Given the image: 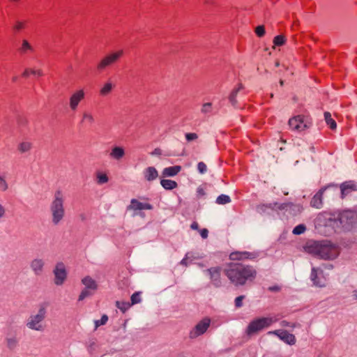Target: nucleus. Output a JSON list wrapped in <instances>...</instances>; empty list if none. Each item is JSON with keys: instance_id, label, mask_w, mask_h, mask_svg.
<instances>
[{"instance_id": "obj_1", "label": "nucleus", "mask_w": 357, "mask_h": 357, "mask_svg": "<svg viewBox=\"0 0 357 357\" xmlns=\"http://www.w3.org/2000/svg\"><path fill=\"white\" fill-rule=\"evenodd\" d=\"M224 272L235 285H243L247 281H252L257 274L256 271L252 266L241 264H230Z\"/></svg>"}, {"instance_id": "obj_2", "label": "nucleus", "mask_w": 357, "mask_h": 357, "mask_svg": "<svg viewBox=\"0 0 357 357\" xmlns=\"http://www.w3.org/2000/svg\"><path fill=\"white\" fill-rule=\"evenodd\" d=\"M65 200L66 196L61 189H57L53 195V199L50 205L52 222L54 225H59L65 217Z\"/></svg>"}, {"instance_id": "obj_3", "label": "nucleus", "mask_w": 357, "mask_h": 357, "mask_svg": "<svg viewBox=\"0 0 357 357\" xmlns=\"http://www.w3.org/2000/svg\"><path fill=\"white\" fill-rule=\"evenodd\" d=\"M307 249L310 253L325 259H333L340 254L338 247L326 241L311 243Z\"/></svg>"}, {"instance_id": "obj_4", "label": "nucleus", "mask_w": 357, "mask_h": 357, "mask_svg": "<svg viewBox=\"0 0 357 357\" xmlns=\"http://www.w3.org/2000/svg\"><path fill=\"white\" fill-rule=\"evenodd\" d=\"M47 306L40 305L37 311L32 312L26 321V327L31 331L43 332L46 328Z\"/></svg>"}, {"instance_id": "obj_5", "label": "nucleus", "mask_w": 357, "mask_h": 357, "mask_svg": "<svg viewBox=\"0 0 357 357\" xmlns=\"http://www.w3.org/2000/svg\"><path fill=\"white\" fill-rule=\"evenodd\" d=\"M278 319L274 317H260L252 320L247 327L246 333L248 335L256 334L265 328L276 322Z\"/></svg>"}, {"instance_id": "obj_6", "label": "nucleus", "mask_w": 357, "mask_h": 357, "mask_svg": "<svg viewBox=\"0 0 357 357\" xmlns=\"http://www.w3.org/2000/svg\"><path fill=\"white\" fill-rule=\"evenodd\" d=\"M122 50L110 52L103 56L97 63L96 68L98 71H103L106 68L115 64L123 56Z\"/></svg>"}, {"instance_id": "obj_7", "label": "nucleus", "mask_w": 357, "mask_h": 357, "mask_svg": "<svg viewBox=\"0 0 357 357\" xmlns=\"http://www.w3.org/2000/svg\"><path fill=\"white\" fill-rule=\"evenodd\" d=\"M289 126L293 130L302 132L312 126V119L304 115H298L289 120Z\"/></svg>"}, {"instance_id": "obj_8", "label": "nucleus", "mask_w": 357, "mask_h": 357, "mask_svg": "<svg viewBox=\"0 0 357 357\" xmlns=\"http://www.w3.org/2000/svg\"><path fill=\"white\" fill-rule=\"evenodd\" d=\"M53 273L54 276V282L56 286L62 285L67 279V271L63 262H59L56 264Z\"/></svg>"}, {"instance_id": "obj_9", "label": "nucleus", "mask_w": 357, "mask_h": 357, "mask_svg": "<svg viewBox=\"0 0 357 357\" xmlns=\"http://www.w3.org/2000/svg\"><path fill=\"white\" fill-rule=\"evenodd\" d=\"M210 324L211 319L209 318H204L190 331V338H196L198 336L204 334L209 327Z\"/></svg>"}, {"instance_id": "obj_10", "label": "nucleus", "mask_w": 357, "mask_h": 357, "mask_svg": "<svg viewBox=\"0 0 357 357\" xmlns=\"http://www.w3.org/2000/svg\"><path fill=\"white\" fill-rule=\"evenodd\" d=\"M85 92L83 89L74 91L69 98V107L71 111H76L79 104L84 99Z\"/></svg>"}, {"instance_id": "obj_11", "label": "nucleus", "mask_w": 357, "mask_h": 357, "mask_svg": "<svg viewBox=\"0 0 357 357\" xmlns=\"http://www.w3.org/2000/svg\"><path fill=\"white\" fill-rule=\"evenodd\" d=\"M29 266L35 275L40 276L45 271V261L43 258L36 257L30 261Z\"/></svg>"}, {"instance_id": "obj_12", "label": "nucleus", "mask_w": 357, "mask_h": 357, "mask_svg": "<svg viewBox=\"0 0 357 357\" xmlns=\"http://www.w3.org/2000/svg\"><path fill=\"white\" fill-rule=\"evenodd\" d=\"M269 335H275L278 336L281 340L289 345H294L296 343L295 336L284 330H275L269 331Z\"/></svg>"}, {"instance_id": "obj_13", "label": "nucleus", "mask_w": 357, "mask_h": 357, "mask_svg": "<svg viewBox=\"0 0 357 357\" xmlns=\"http://www.w3.org/2000/svg\"><path fill=\"white\" fill-rule=\"evenodd\" d=\"M257 257L254 252L246 251H236L229 255V259L232 261H244L246 259H253Z\"/></svg>"}, {"instance_id": "obj_14", "label": "nucleus", "mask_w": 357, "mask_h": 357, "mask_svg": "<svg viewBox=\"0 0 357 357\" xmlns=\"http://www.w3.org/2000/svg\"><path fill=\"white\" fill-rule=\"evenodd\" d=\"M33 144L30 139H24L17 146V151L21 155L29 154L33 149Z\"/></svg>"}, {"instance_id": "obj_15", "label": "nucleus", "mask_w": 357, "mask_h": 357, "mask_svg": "<svg viewBox=\"0 0 357 357\" xmlns=\"http://www.w3.org/2000/svg\"><path fill=\"white\" fill-rule=\"evenodd\" d=\"M20 339L17 335L8 334L5 338V344L10 351L15 350L19 346Z\"/></svg>"}, {"instance_id": "obj_16", "label": "nucleus", "mask_w": 357, "mask_h": 357, "mask_svg": "<svg viewBox=\"0 0 357 357\" xmlns=\"http://www.w3.org/2000/svg\"><path fill=\"white\" fill-rule=\"evenodd\" d=\"M128 209L138 211V210H151L153 206L149 203H142L135 199H132L130 204L128 206Z\"/></svg>"}, {"instance_id": "obj_17", "label": "nucleus", "mask_w": 357, "mask_h": 357, "mask_svg": "<svg viewBox=\"0 0 357 357\" xmlns=\"http://www.w3.org/2000/svg\"><path fill=\"white\" fill-rule=\"evenodd\" d=\"M81 282L84 286V288L93 292H95L98 288L97 282L89 275L84 277Z\"/></svg>"}, {"instance_id": "obj_18", "label": "nucleus", "mask_w": 357, "mask_h": 357, "mask_svg": "<svg viewBox=\"0 0 357 357\" xmlns=\"http://www.w3.org/2000/svg\"><path fill=\"white\" fill-rule=\"evenodd\" d=\"M326 187L321 188L313 197L311 200L310 205L312 207L320 208L322 206V197Z\"/></svg>"}, {"instance_id": "obj_19", "label": "nucleus", "mask_w": 357, "mask_h": 357, "mask_svg": "<svg viewBox=\"0 0 357 357\" xmlns=\"http://www.w3.org/2000/svg\"><path fill=\"white\" fill-rule=\"evenodd\" d=\"M115 87V83L109 79L105 82L100 89V95L102 96H107L112 92Z\"/></svg>"}, {"instance_id": "obj_20", "label": "nucleus", "mask_w": 357, "mask_h": 357, "mask_svg": "<svg viewBox=\"0 0 357 357\" xmlns=\"http://www.w3.org/2000/svg\"><path fill=\"white\" fill-rule=\"evenodd\" d=\"M126 155L125 149L121 146H113L109 153L111 158L115 160H121Z\"/></svg>"}, {"instance_id": "obj_21", "label": "nucleus", "mask_w": 357, "mask_h": 357, "mask_svg": "<svg viewBox=\"0 0 357 357\" xmlns=\"http://www.w3.org/2000/svg\"><path fill=\"white\" fill-rule=\"evenodd\" d=\"M342 198L350 193L353 190H356V185L352 181H347L340 185Z\"/></svg>"}, {"instance_id": "obj_22", "label": "nucleus", "mask_w": 357, "mask_h": 357, "mask_svg": "<svg viewBox=\"0 0 357 357\" xmlns=\"http://www.w3.org/2000/svg\"><path fill=\"white\" fill-rule=\"evenodd\" d=\"M200 259V256L197 253L192 252L187 253L185 258L181 261V264L185 266L195 264Z\"/></svg>"}, {"instance_id": "obj_23", "label": "nucleus", "mask_w": 357, "mask_h": 357, "mask_svg": "<svg viewBox=\"0 0 357 357\" xmlns=\"http://www.w3.org/2000/svg\"><path fill=\"white\" fill-rule=\"evenodd\" d=\"M208 271L213 284L216 286H219L220 284V268L218 267L211 268L208 269Z\"/></svg>"}, {"instance_id": "obj_24", "label": "nucleus", "mask_w": 357, "mask_h": 357, "mask_svg": "<svg viewBox=\"0 0 357 357\" xmlns=\"http://www.w3.org/2000/svg\"><path fill=\"white\" fill-rule=\"evenodd\" d=\"M144 176L146 181H152L158 178V172L155 167H149L144 169Z\"/></svg>"}, {"instance_id": "obj_25", "label": "nucleus", "mask_w": 357, "mask_h": 357, "mask_svg": "<svg viewBox=\"0 0 357 357\" xmlns=\"http://www.w3.org/2000/svg\"><path fill=\"white\" fill-rule=\"evenodd\" d=\"M319 270L313 268L311 273V278L314 282V284L318 287H324L326 285V279L319 278Z\"/></svg>"}, {"instance_id": "obj_26", "label": "nucleus", "mask_w": 357, "mask_h": 357, "mask_svg": "<svg viewBox=\"0 0 357 357\" xmlns=\"http://www.w3.org/2000/svg\"><path fill=\"white\" fill-rule=\"evenodd\" d=\"M19 51L21 54H26L29 52H33L34 51V48L27 40L24 39L22 41V45Z\"/></svg>"}, {"instance_id": "obj_27", "label": "nucleus", "mask_w": 357, "mask_h": 357, "mask_svg": "<svg viewBox=\"0 0 357 357\" xmlns=\"http://www.w3.org/2000/svg\"><path fill=\"white\" fill-rule=\"evenodd\" d=\"M30 75L42 77L43 75V73L40 69L26 68L22 75V77L27 78Z\"/></svg>"}, {"instance_id": "obj_28", "label": "nucleus", "mask_w": 357, "mask_h": 357, "mask_svg": "<svg viewBox=\"0 0 357 357\" xmlns=\"http://www.w3.org/2000/svg\"><path fill=\"white\" fill-rule=\"evenodd\" d=\"M9 189V183L4 174L0 173V192H6Z\"/></svg>"}, {"instance_id": "obj_29", "label": "nucleus", "mask_w": 357, "mask_h": 357, "mask_svg": "<svg viewBox=\"0 0 357 357\" xmlns=\"http://www.w3.org/2000/svg\"><path fill=\"white\" fill-rule=\"evenodd\" d=\"M178 172V166H174L166 167L162 171V176H173L177 174Z\"/></svg>"}, {"instance_id": "obj_30", "label": "nucleus", "mask_w": 357, "mask_h": 357, "mask_svg": "<svg viewBox=\"0 0 357 357\" xmlns=\"http://www.w3.org/2000/svg\"><path fill=\"white\" fill-rule=\"evenodd\" d=\"M160 184L166 190H172L177 187V183L176 181L169 179H162Z\"/></svg>"}, {"instance_id": "obj_31", "label": "nucleus", "mask_w": 357, "mask_h": 357, "mask_svg": "<svg viewBox=\"0 0 357 357\" xmlns=\"http://www.w3.org/2000/svg\"><path fill=\"white\" fill-rule=\"evenodd\" d=\"M324 118L327 125L332 130H335L337 127L335 121L332 118L331 114L328 112L324 113Z\"/></svg>"}, {"instance_id": "obj_32", "label": "nucleus", "mask_w": 357, "mask_h": 357, "mask_svg": "<svg viewBox=\"0 0 357 357\" xmlns=\"http://www.w3.org/2000/svg\"><path fill=\"white\" fill-rule=\"evenodd\" d=\"M95 122L93 115L87 111H85L82 114V123H87L89 124H93Z\"/></svg>"}, {"instance_id": "obj_33", "label": "nucleus", "mask_w": 357, "mask_h": 357, "mask_svg": "<svg viewBox=\"0 0 357 357\" xmlns=\"http://www.w3.org/2000/svg\"><path fill=\"white\" fill-rule=\"evenodd\" d=\"M96 183L98 185H102L108 182L109 178L106 174L102 172L96 173Z\"/></svg>"}, {"instance_id": "obj_34", "label": "nucleus", "mask_w": 357, "mask_h": 357, "mask_svg": "<svg viewBox=\"0 0 357 357\" xmlns=\"http://www.w3.org/2000/svg\"><path fill=\"white\" fill-rule=\"evenodd\" d=\"M116 306L121 310L123 312H125L126 310H128L130 307L131 306L130 303L129 302L126 301H116Z\"/></svg>"}, {"instance_id": "obj_35", "label": "nucleus", "mask_w": 357, "mask_h": 357, "mask_svg": "<svg viewBox=\"0 0 357 357\" xmlns=\"http://www.w3.org/2000/svg\"><path fill=\"white\" fill-rule=\"evenodd\" d=\"M94 292L86 289V288H84L82 291L80 292L79 295V297H78V301H83L84 299H85L86 297H89L90 296H91Z\"/></svg>"}, {"instance_id": "obj_36", "label": "nucleus", "mask_w": 357, "mask_h": 357, "mask_svg": "<svg viewBox=\"0 0 357 357\" xmlns=\"http://www.w3.org/2000/svg\"><path fill=\"white\" fill-rule=\"evenodd\" d=\"M231 202V199L229 196L225 195H221L219 197H218L216 199V202L218 204H228Z\"/></svg>"}, {"instance_id": "obj_37", "label": "nucleus", "mask_w": 357, "mask_h": 357, "mask_svg": "<svg viewBox=\"0 0 357 357\" xmlns=\"http://www.w3.org/2000/svg\"><path fill=\"white\" fill-rule=\"evenodd\" d=\"M130 299H131V303H130L131 305L139 303L141 302V301H142V299H141V292L137 291V292L134 293L131 296V298Z\"/></svg>"}, {"instance_id": "obj_38", "label": "nucleus", "mask_w": 357, "mask_h": 357, "mask_svg": "<svg viewBox=\"0 0 357 357\" xmlns=\"http://www.w3.org/2000/svg\"><path fill=\"white\" fill-rule=\"evenodd\" d=\"M286 42V38L282 35L277 36L273 39V43L275 45L281 46Z\"/></svg>"}, {"instance_id": "obj_39", "label": "nucleus", "mask_w": 357, "mask_h": 357, "mask_svg": "<svg viewBox=\"0 0 357 357\" xmlns=\"http://www.w3.org/2000/svg\"><path fill=\"white\" fill-rule=\"evenodd\" d=\"M108 320V317L104 314L100 320H96L94 321L95 324V330H96L99 326L102 325H105Z\"/></svg>"}, {"instance_id": "obj_40", "label": "nucleus", "mask_w": 357, "mask_h": 357, "mask_svg": "<svg viewBox=\"0 0 357 357\" xmlns=\"http://www.w3.org/2000/svg\"><path fill=\"white\" fill-rule=\"evenodd\" d=\"M258 37H263L265 35V28L263 25L257 26L255 31Z\"/></svg>"}, {"instance_id": "obj_41", "label": "nucleus", "mask_w": 357, "mask_h": 357, "mask_svg": "<svg viewBox=\"0 0 357 357\" xmlns=\"http://www.w3.org/2000/svg\"><path fill=\"white\" fill-rule=\"evenodd\" d=\"M305 227L303 225H299L294 229L293 233L294 234H303L305 231Z\"/></svg>"}, {"instance_id": "obj_42", "label": "nucleus", "mask_w": 357, "mask_h": 357, "mask_svg": "<svg viewBox=\"0 0 357 357\" xmlns=\"http://www.w3.org/2000/svg\"><path fill=\"white\" fill-rule=\"evenodd\" d=\"M24 22L22 21H17L13 26V29L15 31H20L24 28Z\"/></svg>"}, {"instance_id": "obj_43", "label": "nucleus", "mask_w": 357, "mask_h": 357, "mask_svg": "<svg viewBox=\"0 0 357 357\" xmlns=\"http://www.w3.org/2000/svg\"><path fill=\"white\" fill-rule=\"evenodd\" d=\"M245 298V296H239L235 299V306L238 308L243 305V301Z\"/></svg>"}, {"instance_id": "obj_44", "label": "nucleus", "mask_w": 357, "mask_h": 357, "mask_svg": "<svg viewBox=\"0 0 357 357\" xmlns=\"http://www.w3.org/2000/svg\"><path fill=\"white\" fill-rule=\"evenodd\" d=\"M17 121L20 126H26L28 123L27 119L22 116H19L17 119Z\"/></svg>"}, {"instance_id": "obj_45", "label": "nucleus", "mask_w": 357, "mask_h": 357, "mask_svg": "<svg viewBox=\"0 0 357 357\" xmlns=\"http://www.w3.org/2000/svg\"><path fill=\"white\" fill-rule=\"evenodd\" d=\"M237 93L238 89H234L229 96V100L233 105H234L236 103L235 98L236 96Z\"/></svg>"}, {"instance_id": "obj_46", "label": "nucleus", "mask_w": 357, "mask_h": 357, "mask_svg": "<svg viewBox=\"0 0 357 357\" xmlns=\"http://www.w3.org/2000/svg\"><path fill=\"white\" fill-rule=\"evenodd\" d=\"M197 168L201 174H204V172H206L207 169L206 165L202 162L198 163Z\"/></svg>"}, {"instance_id": "obj_47", "label": "nucleus", "mask_w": 357, "mask_h": 357, "mask_svg": "<svg viewBox=\"0 0 357 357\" xmlns=\"http://www.w3.org/2000/svg\"><path fill=\"white\" fill-rule=\"evenodd\" d=\"M185 138L188 142L195 140L197 139V135L196 133H187L185 135Z\"/></svg>"}, {"instance_id": "obj_48", "label": "nucleus", "mask_w": 357, "mask_h": 357, "mask_svg": "<svg viewBox=\"0 0 357 357\" xmlns=\"http://www.w3.org/2000/svg\"><path fill=\"white\" fill-rule=\"evenodd\" d=\"M211 109V103H206L202 107V111L204 112H209Z\"/></svg>"}, {"instance_id": "obj_49", "label": "nucleus", "mask_w": 357, "mask_h": 357, "mask_svg": "<svg viewBox=\"0 0 357 357\" xmlns=\"http://www.w3.org/2000/svg\"><path fill=\"white\" fill-rule=\"evenodd\" d=\"M199 234L203 238H206L208 237V231L206 229H202L199 230Z\"/></svg>"}, {"instance_id": "obj_50", "label": "nucleus", "mask_w": 357, "mask_h": 357, "mask_svg": "<svg viewBox=\"0 0 357 357\" xmlns=\"http://www.w3.org/2000/svg\"><path fill=\"white\" fill-rule=\"evenodd\" d=\"M6 215V208L5 207L0 203V219L4 218Z\"/></svg>"}, {"instance_id": "obj_51", "label": "nucleus", "mask_w": 357, "mask_h": 357, "mask_svg": "<svg viewBox=\"0 0 357 357\" xmlns=\"http://www.w3.org/2000/svg\"><path fill=\"white\" fill-rule=\"evenodd\" d=\"M280 325L283 327H287V326H291V327H295V324H291V323H289L287 322V321H282L281 323H280Z\"/></svg>"}, {"instance_id": "obj_52", "label": "nucleus", "mask_w": 357, "mask_h": 357, "mask_svg": "<svg viewBox=\"0 0 357 357\" xmlns=\"http://www.w3.org/2000/svg\"><path fill=\"white\" fill-rule=\"evenodd\" d=\"M192 229H198L199 225L197 222H193L190 226Z\"/></svg>"}, {"instance_id": "obj_53", "label": "nucleus", "mask_w": 357, "mask_h": 357, "mask_svg": "<svg viewBox=\"0 0 357 357\" xmlns=\"http://www.w3.org/2000/svg\"><path fill=\"white\" fill-rule=\"evenodd\" d=\"M280 288L278 287H269V290L271 291H279Z\"/></svg>"}, {"instance_id": "obj_54", "label": "nucleus", "mask_w": 357, "mask_h": 357, "mask_svg": "<svg viewBox=\"0 0 357 357\" xmlns=\"http://www.w3.org/2000/svg\"><path fill=\"white\" fill-rule=\"evenodd\" d=\"M160 149H155L153 154H160Z\"/></svg>"}, {"instance_id": "obj_55", "label": "nucleus", "mask_w": 357, "mask_h": 357, "mask_svg": "<svg viewBox=\"0 0 357 357\" xmlns=\"http://www.w3.org/2000/svg\"><path fill=\"white\" fill-rule=\"evenodd\" d=\"M17 77H14L13 78V82H16V81H17Z\"/></svg>"}, {"instance_id": "obj_56", "label": "nucleus", "mask_w": 357, "mask_h": 357, "mask_svg": "<svg viewBox=\"0 0 357 357\" xmlns=\"http://www.w3.org/2000/svg\"><path fill=\"white\" fill-rule=\"evenodd\" d=\"M10 1H13V2H17L19 0H10Z\"/></svg>"}, {"instance_id": "obj_57", "label": "nucleus", "mask_w": 357, "mask_h": 357, "mask_svg": "<svg viewBox=\"0 0 357 357\" xmlns=\"http://www.w3.org/2000/svg\"><path fill=\"white\" fill-rule=\"evenodd\" d=\"M280 85H282L283 84V81L280 80Z\"/></svg>"}]
</instances>
